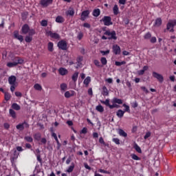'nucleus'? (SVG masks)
Returning a JSON list of instances; mask_svg holds the SVG:
<instances>
[{
  "label": "nucleus",
  "instance_id": "obj_1",
  "mask_svg": "<svg viewBox=\"0 0 176 176\" xmlns=\"http://www.w3.org/2000/svg\"><path fill=\"white\" fill-rule=\"evenodd\" d=\"M23 63H24L23 59L19 57H15L12 59V62L7 63V67H8V68H13L16 67L18 64H23Z\"/></svg>",
  "mask_w": 176,
  "mask_h": 176
},
{
  "label": "nucleus",
  "instance_id": "obj_2",
  "mask_svg": "<svg viewBox=\"0 0 176 176\" xmlns=\"http://www.w3.org/2000/svg\"><path fill=\"white\" fill-rule=\"evenodd\" d=\"M176 25V20H170L166 25V30L170 32H174V27Z\"/></svg>",
  "mask_w": 176,
  "mask_h": 176
},
{
  "label": "nucleus",
  "instance_id": "obj_3",
  "mask_svg": "<svg viewBox=\"0 0 176 176\" xmlns=\"http://www.w3.org/2000/svg\"><path fill=\"white\" fill-rule=\"evenodd\" d=\"M104 35H107L108 37V39H113L114 41H116L118 39V37L116 36V32L115 30H107L104 32Z\"/></svg>",
  "mask_w": 176,
  "mask_h": 176
},
{
  "label": "nucleus",
  "instance_id": "obj_4",
  "mask_svg": "<svg viewBox=\"0 0 176 176\" xmlns=\"http://www.w3.org/2000/svg\"><path fill=\"white\" fill-rule=\"evenodd\" d=\"M100 21H103L104 25H107V27H109V25H112L113 23H112V18L111 16H104Z\"/></svg>",
  "mask_w": 176,
  "mask_h": 176
},
{
  "label": "nucleus",
  "instance_id": "obj_5",
  "mask_svg": "<svg viewBox=\"0 0 176 176\" xmlns=\"http://www.w3.org/2000/svg\"><path fill=\"white\" fill-rule=\"evenodd\" d=\"M46 35H47V36H50L52 39H56L57 41L60 38V34L50 30L46 31Z\"/></svg>",
  "mask_w": 176,
  "mask_h": 176
},
{
  "label": "nucleus",
  "instance_id": "obj_6",
  "mask_svg": "<svg viewBox=\"0 0 176 176\" xmlns=\"http://www.w3.org/2000/svg\"><path fill=\"white\" fill-rule=\"evenodd\" d=\"M153 76L160 82V83H163L164 82V77H163V75L156 72H153L152 74Z\"/></svg>",
  "mask_w": 176,
  "mask_h": 176
},
{
  "label": "nucleus",
  "instance_id": "obj_7",
  "mask_svg": "<svg viewBox=\"0 0 176 176\" xmlns=\"http://www.w3.org/2000/svg\"><path fill=\"white\" fill-rule=\"evenodd\" d=\"M58 47L61 50H67L68 49V45L67 41L61 40L58 43Z\"/></svg>",
  "mask_w": 176,
  "mask_h": 176
},
{
  "label": "nucleus",
  "instance_id": "obj_8",
  "mask_svg": "<svg viewBox=\"0 0 176 176\" xmlns=\"http://www.w3.org/2000/svg\"><path fill=\"white\" fill-rule=\"evenodd\" d=\"M16 127L17 130L22 131V130H24V129H28V127H30V124H28L27 122H24L23 123L19 124Z\"/></svg>",
  "mask_w": 176,
  "mask_h": 176
},
{
  "label": "nucleus",
  "instance_id": "obj_9",
  "mask_svg": "<svg viewBox=\"0 0 176 176\" xmlns=\"http://www.w3.org/2000/svg\"><path fill=\"white\" fill-rule=\"evenodd\" d=\"M111 104H113L112 105H116L115 108H119V105H118L117 104H123V100L117 98H113L111 100Z\"/></svg>",
  "mask_w": 176,
  "mask_h": 176
},
{
  "label": "nucleus",
  "instance_id": "obj_10",
  "mask_svg": "<svg viewBox=\"0 0 176 176\" xmlns=\"http://www.w3.org/2000/svg\"><path fill=\"white\" fill-rule=\"evenodd\" d=\"M40 3L43 8H47V6L53 3V0H41Z\"/></svg>",
  "mask_w": 176,
  "mask_h": 176
},
{
  "label": "nucleus",
  "instance_id": "obj_11",
  "mask_svg": "<svg viewBox=\"0 0 176 176\" xmlns=\"http://www.w3.org/2000/svg\"><path fill=\"white\" fill-rule=\"evenodd\" d=\"M90 14V11L89 10H85L81 13L80 15V20L81 21H85L87 17H89V15Z\"/></svg>",
  "mask_w": 176,
  "mask_h": 176
},
{
  "label": "nucleus",
  "instance_id": "obj_12",
  "mask_svg": "<svg viewBox=\"0 0 176 176\" xmlns=\"http://www.w3.org/2000/svg\"><path fill=\"white\" fill-rule=\"evenodd\" d=\"M65 14L66 16H70V17H74V16L75 15V10L74 9V8H69V9L65 12Z\"/></svg>",
  "mask_w": 176,
  "mask_h": 176
},
{
  "label": "nucleus",
  "instance_id": "obj_13",
  "mask_svg": "<svg viewBox=\"0 0 176 176\" xmlns=\"http://www.w3.org/2000/svg\"><path fill=\"white\" fill-rule=\"evenodd\" d=\"M109 102H110L109 99H106L105 100H100L101 104H104V105H106V107H109L110 109H113L116 105L110 104Z\"/></svg>",
  "mask_w": 176,
  "mask_h": 176
},
{
  "label": "nucleus",
  "instance_id": "obj_14",
  "mask_svg": "<svg viewBox=\"0 0 176 176\" xmlns=\"http://www.w3.org/2000/svg\"><path fill=\"white\" fill-rule=\"evenodd\" d=\"M120 47L118 45H113V52L114 53V54L118 55V54H120Z\"/></svg>",
  "mask_w": 176,
  "mask_h": 176
},
{
  "label": "nucleus",
  "instance_id": "obj_15",
  "mask_svg": "<svg viewBox=\"0 0 176 176\" xmlns=\"http://www.w3.org/2000/svg\"><path fill=\"white\" fill-rule=\"evenodd\" d=\"M14 36L16 39H18V41H20V42H23V41H24L23 36L20 35L19 34V32H17V31H15L14 32Z\"/></svg>",
  "mask_w": 176,
  "mask_h": 176
},
{
  "label": "nucleus",
  "instance_id": "obj_16",
  "mask_svg": "<svg viewBox=\"0 0 176 176\" xmlns=\"http://www.w3.org/2000/svg\"><path fill=\"white\" fill-rule=\"evenodd\" d=\"M58 72L60 75H61L62 76H64L67 75V74H68V70L64 67H60L58 69Z\"/></svg>",
  "mask_w": 176,
  "mask_h": 176
},
{
  "label": "nucleus",
  "instance_id": "obj_17",
  "mask_svg": "<svg viewBox=\"0 0 176 176\" xmlns=\"http://www.w3.org/2000/svg\"><path fill=\"white\" fill-rule=\"evenodd\" d=\"M16 76H11L8 78V82H9L10 85H16Z\"/></svg>",
  "mask_w": 176,
  "mask_h": 176
},
{
  "label": "nucleus",
  "instance_id": "obj_18",
  "mask_svg": "<svg viewBox=\"0 0 176 176\" xmlns=\"http://www.w3.org/2000/svg\"><path fill=\"white\" fill-rule=\"evenodd\" d=\"M29 31H30V26H28V25L25 24L22 27L23 34H28Z\"/></svg>",
  "mask_w": 176,
  "mask_h": 176
},
{
  "label": "nucleus",
  "instance_id": "obj_19",
  "mask_svg": "<svg viewBox=\"0 0 176 176\" xmlns=\"http://www.w3.org/2000/svg\"><path fill=\"white\" fill-rule=\"evenodd\" d=\"M92 14L94 17H98V16H100V14H101V11L98 8L95 9L93 11Z\"/></svg>",
  "mask_w": 176,
  "mask_h": 176
},
{
  "label": "nucleus",
  "instance_id": "obj_20",
  "mask_svg": "<svg viewBox=\"0 0 176 176\" xmlns=\"http://www.w3.org/2000/svg\"><path fill=\"white\" fill-rule=\"evenodd\" d=\"M124 111L122 110V109H119L117 112H116V116H118V118H123V116H124Z\"/></svg>",
  "mask_w": 176,
  "mask_h": 176
},
{
  "label": "nucleus",
  "instance_id": "obj_21",
  "mask_svg": "<svg viewBox=\"0 0 176 176\" xmlns=\"http://www.w3.org/2000/svg\"><path fill=\"white\" fill-rule=\"evenodd\" d=\"M82 61H83L82 56H78L77 58V66L76 68H79L82 65Z\"/></svg>",
  "mask_w": 176,
  "mask_h": 176
},
{
  "label": "nucleus",
  "instance_id": "obj_22",
  "mask_svg": "<svg viewBox=\"0 0 176 176\" xmlns=\"http://www.w3.org/2000/svg\"><path fill=\"white\" fill-rule=\"evenodd\" d=\"M91 82V78L90 76H87L85 80H84V85H85L86 87L89 86V84Z\"/></svg>",
  "mask_w": 176,
  "mask_h": 176
},
{
  "label": "nucleus",
  "instance_id": "obj_23",
  "mask_svg": "<svg viewBox=\"0 0 176 176\" xmlns=\"http://www.w3.org/2000/svg\"><path fill=\"white\" fill-rule=\"evenodd\" d=\"M134 149L138 152V153H142V151L141 150V147L137 144V143H135L133 145Z\"/></svg>",
  "mask_w": 176,
  "mask_h": 176
},
{
  "label": "nucleus",
  "instance_id": "obj_24",
  "mask_svg": "<svg viewBox=\"0 0 176 176\" xmlns=\"http://www.w3.org/2000/svg\"><path fill=\"white\" fill-rule=\"evenodd\" d=\"M154 25H155V27H160L162 25V19L157 18L155 20Z\"/></svg>",
  "mask_w": 176,
  "mask_h": 176
},
{
  "label": "nucleus",
  "instance_id": "obj_25",
  "mask_svg": "<svg viewBox=\"0 0 176 176\" xmlns=\"http://www.w3.org/2000/svg\"><path fill=\"white\" fill-rule=\"evenodd\" d=\"M148 66H144L143 69L138 72V75H144V74H145V71H148Z\"/></svg>",
  "mask_w": 176,
  "mask_h": 176
},
{
  "label": "nucleus",
  "instance_id": "obj_26",
  "mask_svg": "<svg viewBox=\"0 0 176 176\" xmlns=\"http://www.w3.org/2000/svg\"><path fill=\"white\" fill-rule=\"evenodd\" d=\"M78 76H79V72H76L72 76V80L76 82V80H78Z\"/></svg>",
  "mask_w": 176,
  "mask_h": 176
},
{
  "label": "nucleus",
  "instance_id": "obj_27",
  "mask_svg": "<svg viewBox=\"0 0 176 176\" xmlns=\"http://www.w3.org/2000/svg\"><path fill=\"white\" fill-rule=\"evenodd\" d=\"M74 96V91H67L65 93V97L66 98H69L70 97H72Z\"/></svg>",
  "mask_w": 176,
  "mask_h": 176
},
{
  "label": "nucleus",
  "instance_id": "obj_28",
  "mask_svg": "<svg viewBox=\"0 0 176 176\" xmlns=\"http://www.w3.org/2000/svg\"><path fill=\"white\" fill-rule=\"evenodd\" d=\"M65 21V19H64V17L61 16H58L56 18V23H64Z\"/></svg>",
  "mask_w": 176,
  "mask_h": 176
},
{
  "label": "nucleus",
  "instance_id": "obj_29",
  "mask_svg": "<svg viewBox=\"0 0 176 176\" xmlns=\"http://www.w3.org/2000/svg\"><path fill=\"white\" fill-rule=\"evenodd\" d=\"M113 12L116 16H118L119 14V7H118V5H115L113 8Z\"/></svg>",
  "mask_w": 176,
  "mask_h": 176
},
{
  "label": "nucleus",
  "instance_id": "obj_30",
  "mask_svg": "<svg viewBox=\"0 0 176 176\" xmlns=\"http://www.w3.org/2000/svg\"><path fill=\"white\" fill-rule=\"evenodd\" d=\"M118 134L121 137H127V133L126 132H124V131H123V129H119L118 130Z\"/></svg>",
  "mask_w": 176,
  "mask_h": 176
},
{
  "label": "nucleus",
  "instance_id": "obj_31",
  "mask_svg": "<svg viewBox=\"0 0 176 176\" xmlns=\"http://www.w3.org/2000/svg\"><path fill=\"white\" fill-rule=\"evenodd\" d=\"M96 111H98V112H100V113L104 112V107L101 104L96 106Z\"/></svg>",
  "mask_w": 176,
  "mask_h": 176
},
{
  "label": "nucleus",
  "instance_id": "obj_32",
  "mask_svg": "<svg viewBox=\"0 0 176 176\" xmlns=\"http://www.w3.org/2000/svg\"><path fill=\"white\" fill-rule=\"evenodd\" d=\"M74 168H75V164L74 163L67 169V173H72L74 171Z\"/></svg>",
  "mask_w": 176,
  "mask_h": 176
},
{
  "label": "nucleus",
  "instance_id": "obj_33",
  "mask_svg": "<svg viewBox=\"0 0 176 176\" xmlns=\"http://www.w3.org/2000/svg\"><path fill=\"white\" fill-rule=\"evenodd\" d=\"M14 155L12 157V160H16L19 157V153H17V150H13Z\"/></svg>",
  "mask_w": 176,
  "mask_h": 176
},
{
  "label": "nucleus",
  "instance_id": "obj_34",
  "mask_svg": "<svg viewBox=\"0 0 176 176\" xmlns=\"http://www.w3.org/2000/svg\"><path fill=\"white\" fill-rule=\"evenodd\" d=\"M41 137H42V135H41L40 133H37L34 135V140H36V141H40Z\"/></svg>",
  "mask_w": 176,
  "mask_h": 176
},
{
  "label": "nucleus",
  "instance_id": "obj_35",
  "mask_svg": "<svg viewBox=\"0 0 176 176\" xmlns=\"http://www.w3.org/2000/svg\"><path fill=\"white\" fill-rule=\"evenodd\" d=\"M12 108L15 109V111H20V105L17 104L16 103L12 104Z\"/></svg>",
  "mask_w": 176,
  "mask_h": 176
},
{
  "label": "nucleus",
  "instance_id": "obj_36",
  "mask_svg": "<svg viewBox=\"0 0 176 176\" xmlns=\"http://www.w3.org/2000/svg\"><path fill=\"white\" fill-rule=\"evenodd\" d=\"M9 113L10 116H12V118H13L14 119L16 118V111H14V110L10 109L9 110Z\"/></svg>",
  "mask_w": 176,
  "mask_h": 176
},
{
  "label": "nucleus",
  "instance_id": "obj_37",
  "mask_svg": "<svg viewBox=\"0 0 176 176\" xmlns=\"http://www.w3.org/2000/svg\"><path fill=\"white\" fill-rule=\"evenodd\" d=\"M100 62H101V64L102 65H107V63H108V60H107V58L105 57H102L100 58Z\"/></svg>",
  "mask_w": 176,
  "mask_h": 176
},
{
  "label": "nucleus",
  "instance_id": "obj_38",
  "mask_svg": "<svg viewBox=\"0 0 176 176\" xmlns=\"http://www.w3.org/2000/svg\"><path fill=\"white\" fill-rule=\"evenodd\" d=\"M53 46H54L53 43H52V42L48 43L47 47H48L49 52H53V50H54Z\"/></svg>",
  "mask_w": 176,
  "mask_h": 176
},
{
  "label": "nucleus",
  "instance_id": "obj_39",
  "mask_svg": "<svg viewBox=\"0 0 176 176\" xmlns=\"http://www.w3.org/2000/svg\"><path fill=\"white\" fill-rule=\"evenodd\" d=\"M122 107H124L125 108L124 112H128L129 113H130V106L126 104H123Z\"/></svg>",
  "mask_w": 176,
  "mask_h": 176
},
{
  "label": "nucleus",
  "instance_id": "obj_40",
  "mask_svg": "<svg viewBox=\"0 0 176 176\" xmlns=\"http://www.w3.org/2000/svg\"><path fill=\"white\" fill-rule=\"evenodd\" d=\"M4 95H5V100L6 101H9L10 100V95L9 94V93L8 92H4Z\"/></svg>",
  "mask_w": 176,
  "mask_h": 176
},
{
  "label": "nucleus",
  "instance_id": "obj_41",
  "mask_svg": "<svg viewBox=\"0 0 176 176\" xmlns=\"http://www.w3.org/2000/svg\"><path fill=\"white\" fill-rule=\"evenodd\" d=\"M126 64V61H122V62H119V61H116L115 65L117 67H120V65H124Z\"/></svg>",
  "mask_w": 176,
  "mask_h": 176
},
{
  "label": "nucleus",
  "instance_id": "obj_42",
  "mask_svg": "<svg viewBox=\"0 0 176 176\" xmlns=\"http://www.w3.org/2000/svg\"><path fill=\"white\" fill-rule=\"evenodd\" d=\"M24 140H25V141H27L28 142H32V141H34V139H32L31 136H25L24 138Z\"/></svg>",
  "mask_w": 176,
  "mask_h": 176
},
{
  "label": "nucleus",
  "instance_id": "obj_43",
  "mask_svg": "<svg viewBox=\"0 0 176 176\" xmlns=\"http://www.w3.org/2000/svg\"><path fill=\"white\" fill-rule=\"evenodd\" d=\"M131 158L133 160H141V158H140V157H138L137 155L135 154H131Z\"/></svg>",
  "mask_w": 176,
  "mask_h": 176
},
{
  "label": "nucleus",
  "instance_id": "obj_44",
  "mask_svg": "<svg viewBox=\"0 0 176 176\" xmlns=\"http://www.w3.org/2000/svg\"><path fill=\"white\" fill-rule=\"evenodd\" d=\"M102 90H103V96H108L109 92H108V89L107 88V87H103Z\"/></svg>",
  "mask_w": 176,
  "mask_h": 176
},
{
  "label": "nucleus",
  "instance_id": "obj_45",
  "mask_svg": "<svg viewBox=\"0 0 176 176\" xmlns=\"http://www.w3.org/2000/svg\"><path fill=\"white\" fill-rule=\"evenodd\" d=\"M60 89L63 91H65V90H67V84L65 83H63L60 85Z\"/></svg>",
  "mask_w": 176,
  "mask_h": 176
},
{
  "label": "nucleus",
  "instance_id": "obj_46",
  "mask_svg": "<svg viewBox=\"0 0 176 176\" xmlns=\"http://www.w3.org/2000/svg\"><path fill=\"white\" fill-rule=\"evenodd\" d=\"M34 88L35 90H42V87L39 84H35Z\"/></svg>",
  "mask_w": 176,
  "mask_h": 176
},
{
  "label": "nucleus",
  "instance_id": "obj_47",
  "mask_svg": "<svg viewBox=\"0 0 176 176\" xmlns=\"http://www.w3.org/2000/svg\"><path fill=\"white\" fill-rule=\"evenodd\" d=\"M112 141H113V142H115V144H116V145L120 144V140L118 138H113Z\"/></svg>",
  "mask_w": 176,
  "mask_h": 176
},
{
  "label": "nucleus",
  "instance_id": "obj_48",
  "mask_svg": "<svg viewBox=\"0 0 176 176\" xmlns=\"http://www.w3.org/2000/svg\"><path fill=\"white\" fill-rule=\"evenodd\" d=\"M41 25H42V27H47V21L46 20L41 21Z\"/></svg>",
  "mask_w": 176,
  "mask_h": 176
},
{
  "label": "nucleus",
  "instance_id": "obj_49",
  "mask_svg": "<svg viewBox=\"0 0 176 176\" xmlns=\"http://www.w3.org/2000/svg\"><path fill=\"white\" fill-rule=\"evenodd\" d=\"M25 42H28V43H30V42H31V41H32V36H27L25 37Z\"/></svg>",
  "mask_w": 176,
  "mask_h": 176
},
{
  "label": "nucleus",
  "instance_id": "obj_50",
  "mask_svg": "<svg viewBox=\"0 0 176 176\" xmlns=\"http://www.w3.org/2000/svg\"><path fill=\"white\" fill-rule=\"evenodd\" d=\"M28 32L29 33L30 36H32V35H35V30L34 29L29 30Z\"/></svg>",
  "mask_w": 176,
  "mask_h": 176
},
{
  "label": "nucleus",
  "instance_id": "obj_51",
  "mask_svg": "<svg viewBox=\"0 0 176 176\" xmlns=\"http://www.w3.org/2000/svg\"><path fill=\"white\" fill-rule=\"evenodd\" d=\"M77 38L78 41H80L83 38V33L82 32H78Z\"/></svg>",
  "mask_w": 176,
  "mask_h": 176
},
{
  "label": "nucleus",
  "instance_id": "obj_52",
  "mask_svg": "<svg viewBox=\"0 0 176 176\" xmlns=\"http://www.w3.org/2000/svg\"><path fill=\"white\" fill-rule=\"evenodd\" d=\"M151 36H152V34H151L150 32H148V33H146V34L144 35V39H150V38H151Z\"/></svg>",
  "mask_w": 176,
  "mask_h": 176
},
{
  "label": "nucleus",
  "instance_id": "obj_53",
  "mask_svg": "<svg viewBox=\"0 0 176 176\" xmlns=\"http://www.w3.org/2000/svg\"><path fill=\"white\" fill-rule=\"evenodd\" d=\"M94 64L96 67H101V64H100V60H94Z\"/></svg>",
  "mask_w": 176,
  "mask_h": 176
},
{
  "label": "nucleus",
  "instance_id": "obj_54",
  "mask_svg": "<svg viewBox=\"0 0 176 176\" xmlns=\"http://www.w3.org/2000/svg\"><path fill=\"white\" fill-rule=\"evenodd\" d=\"M98 173H102L103 174H110L109 171L103 169H99Z\"/></svg>",
  "mask_w": 176,
  "mask_h": 176
},
{
  "label": "nucleus",
  "instance_id": "obj_55",
  "mask_svg": "<svg viewBox=\"0 0 176 176\" xmlns=\"http://www.w3.org/2000/svg\"><path fill=\"white\" fill-rule=\"evenodd\" d=\"M109 50H107L106 51H100L101 54L103 56H107V54H109Z\"/></svg>",
  "mask_w": 176,
  "mask_h": 176
},
{
  "label": "nucleus",
  "instance_id": "obj_56",
  "mask_svg": "<svg viewBox=\"0 0 176 176\" xmlns=\"http://www.w3.org/2000/svg\"><path fill=\"white\" fill-rule=\"evenodd\" d=\"M156 41H157V39H156V37H155V36L151 37V38L150 39V42L151 43H156Z\"/></svg>",
  "mask_w": 176,
  "mask_h": 176
},
{
  "label": "nucleus",
  "instance_id": "obj_57",
  "mask_svg": "<svg viewBox=\"0 0 176 176\" xmlns=\"http://www.w3.org/2000/svg\"><path fill=\"white\" fill-rule=\"evenodd\" d=\"M99 142H100V144H102V145H107L105 144V141H104V139L102 138H99Z\"/></svg>",
  "mask_w": 176,
  "mask_h": 176
},
{
  "label": "nucleus",
  "instance_id": "obj_58",
  "mask_svg": "<svg viewBox=\"0 0 176 176\" xmlns=\"http://www.w3.org/2000/svg\"><path fill=\"white\" fill-rule=\"evenodd\" d=\"M141 89L142 90H143V91H144V93H146V94L149 93V91L148 90V89H146V87H141Z\"/></svg>",
  "mask_w": 176,
  "mask_h": 176
},
{
  "label": "nucleus",
  "instance_id": "obj_59",
  "mask_svg": "<svg viewBox=\"0 0 176 176\" xmlns=\"http://www.w3.org/2000/svg\"><path fill=\"white\" fill-rule=\"evenodd\" d=\"M52 137H53L54 138L55 140H57L58 138H57V134H56V133L52 132Z\"/></svg>",
  "mask_w": 176,
  "mask_h": 176
},
{
  "label": "nucleus",
  "instance_id": "obj_60",
  "mask_svg": "<svg viewBox=\"0 0 176 176\" xmlns=\"http://www.w3.org/2000/svg\"><path fill=\"white\" fill-rule=\"evenodd\" d=\"M84 166L87 170H91V167H90L87 163H85Z\"/></svg>",
  "mask_w": 176,
  "mask_h": 176
},
{
  "label": "nucleus",
  "instance_id": "obj_61",
  "mask_svg": "<svg viewBox=\"0 0 176 176\" xmlns=\"http://www.w3.org/2000/svg\"><path fill=\"white\" fill-rule=\"evenodd\" d=\"M151 137V132H147L146 135H144V140H146L147 138H149Z\"/></svg>",
  "mask_w": 176,
  "mask_h": 176
},
{
  "label": "nucleus",
  "instance_id": "obj_62",
  "mask_svg": "<svg viewBox=\"0 0 176 176\" xmlns=\"http://www.w3.org/2000/svg\"><path fill=\"white\" fill-rule=\"evenodd\" d=\"M83 27H85V28H90L91 25H90V24L88 23H85L83 24Z\"/></svg>",
  "mask_w": 176,
  "mask_h": 176
},
{
  "label": "nucleus",
  "instance_id": "obj_63",
  "mask_svg": "<svg viewBox=\"0 0 176 176\" xmlns=\"http://www.w3.org/2000/svg\"><path fill=\"white\" fill-rule=\"evenodd\" d=\"M3 127H4V129H6V130H8V129H9V127H10V125L8 123H4Z\"/></svg>",
  "mask_w": 176,
  "mask_h": 176
},
{
  "label": "nucleus",
  "instance_id": "obj_64",
  "mask_svg": "<svg viewBox=\"0 0 176 176\" xmlns=\"http://www.w3.org/2000/svg\"><path fill=\"white\" fill-rule=\"evenodd\" d=\"M15 96L16 97H21V96H22L21 92L16 91L15 92Z\"/></svg>",
  "mask_w": 176,
  "mask_h": 176
}]
</instances>
